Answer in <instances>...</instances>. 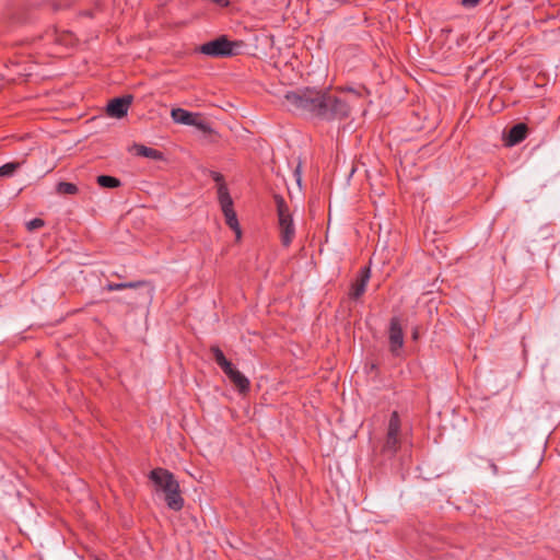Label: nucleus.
<instances>
[{
    "instance_id": "obj_1",
    "label": "nucleus",
    "mask_w": 560,
    "mask_h": 560,
    "mask_svg": "<svg viewBox=\"0 0 560 560\" xmlns=\"http://www.w3.org/2000/svg\"><path fill=\"white\" fill-rule=\"evenodd\" d=\"M289 110L308 113L323 120L345 119L350 115V105L345 96L327 91L305 88L284 95Z\"/></svg>"
},
{
    "instance_id": "obj_2",
    "label": "nucleus",
    "mask_w": 560,
    "mask_h": 560,
    "mask_svg": "<svg viewBox=\"0 0 560 560\" xmlns=\"http://www.w3.org/2000/svg\"><path fill=\"white\" fill-rule=\"evenodd\" d=\"M401 420L398 411H393L387 425L384 440L378 447V455L384 459H392L396 456L401 446L400 439Z\"/></svg>"
},
{
    "instance_id": "obj_3",
    "label": "nucleus",
    "mask_w": 560,
    "mask_h": 560,
    "mask_svg": "<svg viewBox=\"0 0 560 560\" xmlns=\"http://www.w3.org/2000/svg\"><path fill=\"white\" fill-rule=\"evenodd\" d=\"M244 46L242 40H230L228 36L221 35L213 40L207 42L199 47V51L213 58H230L238 54Z\"/></svg>"
},
{
    "instance_id": "obj_4",
    "label": "nucleus",
    "mask_w": 560,
    "mask_h": 560,
    "mask_svg": "<svg viewBox=\"0 0 560 560\" xmlns=\"http://www.w3.org/2000/svg\"><path fill=\"white\" fill-rule=\"evenodd\" d=\"M273 199L277 207L280 241L282 246L289 247L295 236V226L292 214L288 203L281 195H275Z\"/></svg>"
},
{
    "instance_id": "obj_5",
    "label": "nucleus",
    "mask_w": 560,
    "mask_h": 560,
    "mask_svg": "<svg viewBox=\"0 0 560 560\" xmlns=\"http://www.w3.org/2000/svg\"><path fill=\"white\" fill-rule=\"evenodd\" d=\"M218 199L225 218L226 225L233 230L236 234V238L240 240L242 235L241 226L237 220L236 212L233 208V200L230 196L229 188L221 186L218 191Z\"/></svg>"
},
{
    "instance_id": "obj_6",
    "label": "nucleus",
    "mask_w": 560,
    "mask_h": 560,
    "mask_svg": "<svg viewBox=\"0 0 560 560\" xmlns=\"http://www.w3.org/2000/svg\"><path fill=\"white\" fill-rule=\"evenodd\" d=\"M149 479L155 485L156 491H162L164 494L179 485L173 472L161 467L152 469Z\"/></svg>"
},
{
    "instance_id": "obj_7",
    "label": "nucleus",
    "mask_w": 560,
    "mask_h": 560,
    "mask_svg": "<svg viewBox=\"0 0 560 560\" xmlns=\"http://www.w3.org/2000/svg\"><path fill=\"white\" fill-rule=\"evenodd\" d=\"M388 342L390 352L398 355L399 350L404 346V331L400 319L396 316L392 317L389 320Z\"/></svg>"
},
{
    "instance_id": "obj_8",
    "label": "nucleus",
    "mask_w": 560,
    "mask_h": 560,
    "mask_svg": "<svg viewBox=\"0 0 560 560\" xmlns=\"http://www.w3.org/2000/svg\"><path fill=\"white\" fill-rule=\"evenodd\" d=\"M493 454L498 460H503L510 456H513L517 451V445L514 441V435L509 433L506 436H502L493 444Z\"/></svg>"
},
{
    "instance_id": "obj_9",
    "label": "nucleus",
    "mask_w": 560,
    "mask_h": 560,
    "mask_svg": "<svg viewBox=\"0 0 560 560\" xmlns=\"http://www.w3.org/2000/svg\"><path fill=\"white\" fill-rule=\"evenodd\" d=\"M371 278L370 267H363L360 269L357 279L351 283L349 298L352 300L360 299L366 290V285Z\"/></svg>"
},
{
    "instance_id": "obj_10",
    "label": "nucleus",
    "mask_w": 560,
    "mask_h": 560,
    "mask_svg": "<svg viewBox=\"0 0 560 560\" xmlns=\"http://www.w3.org/2000/svg\"><path fill=\"white\" fill-rule=\"evenodd\" d=\"M43 39L48 43H54L61 47H72L75 44V36L72 32L62 31L59 32L56 28L49 30L43 36Z\"/></svg>"
},
{
    "instance_id": "obj_11",
    "label": "nucleus",
    "mask_w": 560,
    "mask_h": 560,
    "mask_svg": "<svg viewBox=\"0 0 560 560\" xmlns=\"http://www.w3.org/2000/svg\"><path fill=\"white\" fill-rule=\"evenodd\" d=\"M132 95L116 97L108 102L106 110L108 116L114 118H122L127 115L130 104L132 103Z\"/></svg>"
},
{
    "instance_id": "obj_12",
    "label": "nucleus",
    "mask_w": 560,
    "mask_h": 560,
    "mask_svg": "<svg viewBox=\"0 0 560 560\" xmlns=\"http://www.w3.org/2000/svg\"><path fill=\"white\" fill-rule=\"evenodd\" d=\"M527 133V125L524 122H518L509 130L508 137L505 139V144L509 147L516 145L521 143L523 140H525Z\"/></svg>"
},
{
    "instance_id": "obj_13",
    "label": "nucleus",
    "mask_w": 560,
    "mask_h": 560,
    "mask_svg": "<svg viewBox=\"0 0 560 560\" xmlns=\"http://www.w3.org/2000/svg\"><path fill=\"white\" fill-rule=\"evenodd\" d=\"M165 503L173 511H180L184 508V498L182 497L180 487L177 485L172 491L164 494Z\"/></svg>"
},
{
    "instance_id": "obj_14",
    "label": "nucleus",
    "mask_w": 560,
    "mask_h": 560,
    "mask_svg": "<svg viewBox=\"0 0 560 560\" xmlns=\"http://www.w3.org/2000/svg\"><path fill=\"white\" fill-rule=\"evenodd\" d=\"M141 287H150L151 291L154 290V287L148 280H138V281L120 282V283L108 282L105 285V289L107 291H120L124 289H137V288H141Z\"/></svg>"
},
{
    "instance_id": "obj_15",
    "label": "nucleus",
    "mask_w": 560,
    "mask_h": 560,
    "mask_svg": "<svg viewBox=\"0 0 560 560\" xmlns=\"http://www.w3.org/2000/svg\"><path fill=\"white\" fill-rule=\"evenodd\" d=\"M132 150L135 151V154L138 156H143V158H148V159L155 160V161L165 160L164 153L162 151L143 145V144L135 143L132 145Z\"/></svg>"
},
{
    "instance_id": "obj_16",
    "label": "nucleus",
    "mask_w": 560,
    "mask_h": 560,
    "mask_svg": "<svg viewBox=\"0 0 560 560\" xmlns=\"http://www.w3.org/2000/svg\"><path fill=\"white\" fill-rule=\"evenodd\" d=\"M171 117L177 124L196 125V115L183 108H173Z\"/></svg>"
},
{
    "instance_id": "obj_17",
    "label": "nucleus",
    "mask_w": 560,
    "mask_h": 560,
    "mask_svg": "<svg viewBox=\"0 0 560 560\" xmlns=\"http://www.w3.org/2000/svg\"><path fill=\"white\" fill-rule=\"evenodd\" d=\"M228 378L234 384L240 394H247L249 392V380L237 369Z\"/></svg>"
},
{
    "instance_id": "obj_18",
    "label": "nucleus",
    "mask_w": 560,
    "mask_h": 560,
    "mask_svg": "<svg viewBox=\"0 0 560 560\" xmlns=\"http://www.w3.org/2000/svg\"><path fill=\"white\" fill-rule=\"evenodd\" d=\"M56 192L58 195H77L79 192V188L73 183L68 182H59L56 185Z\"/></svg>"
},
{
    "instance_id": "obj_19",
    "label": "nucleus",
    "mask_w": 560,
    "mask_h": 560,
    "mask_svg": "<svg viewBox=\"0 0 560 560\" xmlns=\"http://www.w3.org/2000/svg\"><path fill=\"white\" fill-rule=\"evenodd\" d=\"M96 182L103 188H117L121 185L117 177L109 175H100L97 176Z\"/></svg>"
},
{
    "instance_id": "obj_20",
    "label": "nucleus",
    "mask_w": 560,
    "mask_h": 560,
    "mask_svg": "<svg viewBox=\"0 0 560 560\" xmlns=\"http://www.w3.org/2000/svg\"><path fill=\"white\" fill-rule=\"evenodd\" d=\"M22 162H9L0 166V177H11L13 174L20 170L22 166Z\"/></svg>"
},
{
    "instance_id": "obj_21",
    "label": "nucleus",
    "mask_w": 560,
    "mask_h": 560,
    "mask_svg": "<svg viewBox=\"0 0 560 560\" xmlns=\"http://www.w3.org/2000/svg\"><path fill=\"white\" fill-rule=\"evenodd\" d=\"M210 351L213 355V359L218 365L225 362L228 359L225 358L223 351L218 346H212Z\"/></svg>"
},
{
    "instance_id": "obj_22",
    "label": "nucleus",
    "mask_w": 560,
    "mask_h": 560,
    "mask_svg": "<svg viewBox=\"0 0 560 560\" xmlns=\"http://www.w3.org/2000/svg\"><path fill=\"white\" fill-rule=\"evenodd\" d=\"M44 225H45V221L43 219L35 218V219H33V220L27 222L26 228L31 232V231H35L37 229H40Z\"/></svg>"
},
{
    "instance_id": "obj_23",
    "label": "nucleus",
    "mask_w": 560,
    "mask_h": 560,
    "mask_svg": "<svg viewBox=\"0 0 560 560\" xmlns=\"http://www.w3.org/2000/svg\"><path fill=\"white\" fill-rule=\"evenodd\" d=\"M219 366L222 369V371L228 377L231 375V373H233L236 370V368L229 360L221 363Z\"/></svg>"
},
{
    "instance_id": "obj_24",
    "label": "nucleus",
    "mask_w": 560,
    "mask_h": 560,
    "mask_svg": "<svg viewBox=\"0 0 560 560\" xmlns=\"http://www.w3.org/2000/svg\"><path fill=\"white\" fill-rule=\"evenodd\" d=\"M219 366L222 369V371L228 377L231 375V373H233L236 370V368L229 360L221 363Z\"/></svg>"
},
{
    "instance_id": "obj_25",
    "label": "nucleus",
    "mask_w": 560,
    "mask_h": 560,
    "mask_svg": "<svg viewBox=\"0 0 560 560\" xmlns=\"http://www.w3.org/2000/svg\"><path fill=\"white\" fill-rule=\"evenodd\" d=\"M211 178L218 184V189L221 186L228 187L226 184L224 183V177L221 173L214 171L211 172Z\"/></svg>"
},
{
    "instance_id": "obj_26",
    "label": "nucleus",
    "mask_w": 560,
    "mask_h": 560,
    "mask_svg": "<svg viewBox=\"0 0 560 560\" xmlns=\"http://www.w3.org/2000/svg\"><path fill=\"white\" fill-rule=\"evenodd\" d=\"M195 126H196L198 129H200V130H202V131H205V132H207V131H210V130H211V129H210V127H209V125H208L207 122H205V121H197V120H196V125H195Z\"/></svg>"
},
{
    "instance_id": "obj_27",
    "label": "nucleus",
    "mask_w": 560,
    "mask_h": 560,
    "mask_svg": "<svg viewBox=\"0 0 560 560\" xmlns=\"http://www.w3.org/2000/svg\"><path fill=\"white\" fill-rule=\"evenodd\" d=\"M480 0H462V4L466 8H474L476 7Z\"/></svg>"
},
{
    "instance_id": "obj_28",
    "label": "nucleus",
    "mask_w": 560,
    "mask_h": 560,
    "mask_svg": "<svg viewBox=\"0 0 560 560\" xmlns=\"http://www.w3.org/2000/svg\"><path fill=\"white\" fill-rule=\"evenodd\" d=\"M489 467L490 469L492 470V474L493 475H498L499 474V467L498 465L494 463V460L490 459L489 460Z\"/></svg>"
},
{
    "instance_id": "obj_29",
    "label": "nucleus",
    "mask_w": 560,
    "mask_h": 560,
    "mask_svg": "<svg viewBox=\"0 0 560 560\" xmlns=\"http://www.w3.org/2000/svg\"><path fill=\"white\" fill-rule=\"evenodd\" d=\"M412 338H413V339H417V338H418V332H417V330H415V331L412 332Z\"/></svg>"
}]
</instances>
